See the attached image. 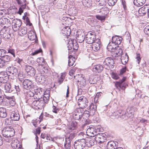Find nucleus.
<instances>
[{
  "label": "nucleus",
  "instance_id": "1a4fd4ad",
  "mask_svg": "<svg viewBox=\"0 0 149 149\" xmlns=\"http://www.w3.org/2000/svg\"><path fill=\"white\" fill-rule=\"evenodd\" d=\"M83 110L80 108H77L74 111L73 117L76 120H81L82 118Z\"/></svg>",
  "mask_w": 149,
  "mask_h": 149
},
{
  "label": "nucleus",
  "instance_id": "6e6d98bb",
  "mask_svg": "<svg viewBox=\"0 0 149 149\" xmlns=\"http://www.w3.org/2000/svg\"><path fill=\"white\" fill-rule=\"evenodd\" d=\"M76 70V68H74L70 70L69 72V74L72 77Z\"/></svg>",
  "mask_w": 149,
  "mask_h": 149
},
{
  "label": "nucleus",
  "instance_id": "6e6552de",
  "mask_svg": "<svg viewBox=\"0 0 149 149\" xmlns=\"http://www.w3.org/2000/svg\"><path fill=\"white\" fill-rule=\"evenodd\" d=\"M0 35L1 37L5 39L10 38V29L8 28L2 29L0 32Z\"/></svg>",
  "mask_w": 149,
  "mask_h": 149
},
{
  "label": "nucleus",
  "instance_id": "8fccbe9b",
  "mask_svg": "<svg viewBox=\"0 0 149 149\" xmlns=\"http://www.w3.org/2000/svg\"><path fill=\"white\" fill-rule=\"evenodd\" d=\"M2 57L3 58L2 59L3 62L5 63L6 62H8L9 61L10 59V57L8 55H4Z\"/></svg>",
  "mask_w": 149,
  "mask_h": 149
},
{
  "label": "nucleus",
  "instance_id": "f8f14e48",
  "mask_svg": "<svg viewBox=\"0 0 149 149\" xmlns=\"http://www.w3.org/2000/svg\"><path fill=\"white\" fill-rule=\"evenodd\" d=\"M33 83L31 81L26 79L24 80L23 82V87L26 90H29L33 87Z\"/></svg>",
  "mask_w": 149,
  "mask_h": 149
},
{
  "label": "nucleus",
  "instance_id": "f257e3e1",
  "mask_svg": "<svg viewBox=\"0 0 149 149\" xmlns=\"http://www.w3.org/2000/svg\"><path fill=\"white\" fill-rule=\"evenodd\" d=\"M15 132L14 128L11 126L4 127L1 131L3 136L6 138H10L13 136Z\"/></svg>",
  "mask_w": 149,
  "mask_h": 149
},
{
  "label": "nucleus",
  "instance_id": "338daca9",
  "mask_svg": "<svg viewBox=\"0 0 149 149\" xmlns=\"http://www.w3.org/2000/svg\"><path fill=\"white\" fill-rule=\"evenodd\" d=\"M14 88L13 89V91L16 90L17 92H19L20 91V88L18 86H16L14 84Z\"/></svg>",
  "mask_w": 149,
  "mask_h": 149
},
{
  "label": "nucleus",
  "instance_id": "bf43d9fd",
  "mask_svg": "<svg viewBox=\"0 0 149 149\" xmlns=\"http://www.w3.org/2000/svg\"><path fill=\"white\" fill-rule=\"evenodd\" d=\"M107 8L106 7H105L104 8H103L101 9L100 11V12H102V14H103L107 15Z\"/></svg>",
  "mask_w": 149,
  "mask_h": 149
},
{
  "label": "nucleus",
  "instance_id": "37998d69",
  "mask_svg": "<svg viewBox=\"0 0 149 149\" xmlns=\"http://www.w3.org/2000/svg\"><path fill=\"white\" fill-rule=\"evenodd\" d=\"M77 125V123L76 122H72L71 123L69 129L71 130H74L75 129Z\"/></svg>",
  "mask_w": 149,
  "mask_h": 149
},
{
  "label": "nucleus",
  "instance_id": "49530a36",
  "mask_svg": "<svg viewBox=\"0 0 149 149\" xmlns=\"http://www.w3.org/2000/svg\"><path fill=\"white\" fill-rule=\"evenodd\" d=\"M122 113V110H119L116 112H114L113 113V116L116 118H118L119 117V115L121 114Z\"/></svg>",
  "mask_w": 149,
  "mask_h": 149
},
{
  "label": "nucleus",
  "instance_id": "ddd939ff",
  "mask_svg": "<svg viewBox=\"0 0 149 149\" xmlns=\"http://www.w3.org/2000/svg\"><path fill=\"white\" fill-rule=\"evenodd\" d=\"M126 77H124L119 81H117L116 82L115 84L119 86L122 89L125 90V88L128 86L127 84L123 82L125 81Z\"/></svg>",
  "mask_w": 149,
  "mask_h": 149
},
{
  "label": "nucleus",
  "instance_id": "58836bf2",
  "mask_svg": "<svg viewBox=\"0 0 149 149\" xmlns=\"http://www.w3.org/2000/svg\"><path fill=\"white\" fill-rule=\"evenodd\" d=\"M106 0H96V4L98 6H104L106 3Z\"/></svg>",
  "mask_w": 149,
  "mask_h": 149
},
{
  "label": "nucleus",
  "instance_id": "20e7f679",
  "mask_svg": "<svg viewBox=\"0 0 149 149\" xmlns=\"http://www.w3.org/2000/svg\"><path fill=\"white\" fill-rule=\"evenodd\" d=\"M114 64L113 59L111 58L107 57L104 60L103 62V65L105 69L109 70L113 68Z\"/></svg>",
  "mask_w": 149,
  "mask_h": 149
},
{
  "label": "nucleus",
  "instance_id": "0eeeda50",
  "mask_svg": "<svg viewBox=\"0 0 149 149\" xmlns=\"http://www.w3.org/2000/svg\"><path fill=\"white\" fill-rule=\"evenodd\" d=\"M13 29L15 31H17L20 28L22 24V22L21 20L15 19L13 20L12 22Z\"/></svg>",
  "mask_w": 149,
  "mask_h": 149
},
{
  "label": "nucleus",
  "instance_id": "79ce46f5",
  "mask_svg": "<svg viewBox=\"0 0 149 149\" xmlns=\"http://www.w3.org/2000/svg\"><path fill=\"white\" fill-rule=\"evenodd\" d=\"M26 7V3L22 5L19 7L17 13L21 15L22 13H23L24 10L25 9Z\"/></svg>",
  "mask_w": 149,
  "mask_h": 149
},
{
  "label": "nucleus",
  "instance_id": "c85d7f7f",
  "mask_svg": "<svg viewBox=\"0 0 149 149\" xmlns=\"http://www.w3.org/2000/svg\"><path fill=\"white\" fill-rule=\"evenodd\" d=\"M7 116L6 110L5 108H0V117L2 118H5Z\"/></svg>",
  "mask_w": 149,
  "mask_h": 149
},
{
  "label": "nucleus",
  "instance_id": "b1692460",
  "mask_svg": "<svg viewBox=\"0 0 149 149\" xmlns=\"http://www.w3.org/2000/svg\"><path fill=\"white\" fill-rule=\"evenodd\" d=\"M117 148L116 143L113 141H109L107 145V149H116Z\"/></svg>",
  "mask_w": 149,
  "mask_h": 149
},
{
  "label": "nucleus",
  "instance_id": "bb28decb",
  "mask_svg": "<svg viewBox=\"0 0 149 149\" xmlns=\"http://www.w3.org/2000/svg\"><path fill=\"white\" fill-rule=\"evenodd\" d=\"M113 54H114L113 55H115L114 56L116 57L121 55L122 53V50L118 46L115 49V50L113 51Z\"/></svg>",
  "mask_w": 149,
  "mask_h": 149
},
{
  "label": "nucleus",
  "instance_id": "473e14b6",
  "mask_svg": "<svg viewBox=\"0 0 149 149\" xmlns=\"http://www.w3.org/2000/svg\"><path fill=\"white\" fill-rule=\"evenodd\" d=\"M92 0H82V3L84 6L89 7L92 5Z\"/></svg>",
  "mask_w": 149,
  "mask_h": 149
},
{
  "label": "nucleus",
  "instance_id": "864d4df0",
  "mask_svg": "<svg viewBox=\"0 0 149 149\" xmlns=\"http://www.w3.org/2000/svg\"><path fill=\"white\" fill-rule=\"evenodd\" d=\"M78 82H80V84H81L82 86H84L86 84V81L85 79L83 78H82L78 80Z\"/></svg>",
  "mask_w": 149,
  "mask_h": 149
},
{
  "label": "nucleus",
  "instance_id": "e2e57ef3",
  "mask_svg": "<svg viewBox=\"0 0 149 149\" xmlns=\"http://www.w3.org/2000/svg\"><path fill=\"white\" fill-rule=\"evenodd\" d=\"M8 53H10L13 55L14 57L15 56V51L13 49H9L8 50Z\"/></svg>",
  "mask_w": 149,
  "mask_h": 149
},
{
  "label": "nucleus",
  "instance_id": "a19ab883",
  "mask_svg": "<svg viewBox=\"0 0 149 149\" xmlns=\"http://www.w3.org/2000/svg\"><path fill=\"white\" fill-rule=\"evenodd\" d=\"M37 62L39 65H42L45 64V61L43 58H38L37 59Z\"/></svg>",
  "mask_w": 149,
  "mask_h": 149
},
{
  "label": "nucleus",
  "instance_id": "c03bdc74",
  "mask_svg": "<svg viewBox=\"0 0 149 149\" xmlns=\"http://www.w3.org/2000/svg\"><path fill=\"white\" fill-rule=\"evenodd\" d=\"M90 113H90V111L87 110H86L83 113H82V117H83V118L86 120V118H87L89 116Z\"/></svg>",
  "mask_w": 149,
  "mask_h": 149
},
{
  "label": "nucleus",
  "instance_id": "2eb2a0df",
  "mask_svg": "<svg viewBox=\"0 0 149 149\" xmlns=\"http://www.w3.org/2000/svg\"><path fill=\"white\" fill-rule=\"evenodd\" d=\"M76 36V38L78 42L81 43L84 41L85 36L84 32H78Z\"/></svg>",
  "mask_w": 149,
  "mask_h": 149
},
{
  "label": "nucleus",
  "instance_id": "680f3d73",
  "mask_svg": "<svg viewBox=\"0 0 149 149\" xmlns=\"http://www.w3.org/2000/svg\"><path fill=\"white\" fill-rule=\"evenodd\" d=\"M126 67H125L122 68L120 70V72L119 74L120 75H122L124 73L126 70Z\"/></svg>",
  "mask_w": 149,
  "mask_h": 149
},
{
  "label": "nucleus",
  "instance_id": "7ed1b4c3",
  "mask_svg": "<svg viewBox=\"0 0 149 149\" xmlns=\"http://www.w3.org/2000/svg\"><path fill=\"white\" fill-rule=\"evenodd\" d=\"M76 99H78V105L81 109L86 108L88 106V101L86 97L83 96L80 97L77 96L76 97Z\"/></svg>",
  "mask_w": 149,
  "mask_h": 149
},
{
  "label": "nucleus",
  "instance_id": "2f4dec72",
  "mask_svg": "<svg viewBox=\"0 0 149 149\" xmlns=\"http://www.w3.org/2000/svg\"><path fill=\"white\" fill-rule=\"evenodd\" d=\"M95 140L94 139L90 138L86 142V145L89 147L94 145Z\"/></svg>",
  "mask_w": 149,
  "mask_h": 149
},
{
  "label": "nucleus",
  "instance_id": "69168bd1",
  "mask_svg": "<svg viewBox=\"0 0 149 149\" xmlns=\"http://www.w3.org/2000/svg\"><path fill=\"white\" fill-rule=\"evenodd\" d=\"M42 51V50L41 49H39L38 50H36L33 52L32 53V55H35L41 52Z\"/></svg>",
  "mask_w": 149,
  "mask_h": 149
},
{
  "label": "nucleus",
  "instance_id": "de8ad7c7",
  "mask_svg": "<svg viewBox=\"0 0 149 149\" xmlns=\"http://www.w3.org/2000/svg\"><path fill=\"white\" fill-rule=\"evenodd\" d=\"M78 142H75L74 147L76 149H83L84 147Z\"/></svg>",
  "mask_w": 149,
  "mask_h": 149
},
{
  "label": "nucleus",
  "instance_id": "f704fd0d",
  "mask_svg": "<svg viewBox=\"0 0 149 149\" xmlns=\"http://www.w3.org/2000/svg\"><path fill=\"white\" fill-rule=\"evenodd\" d=\"M20 144L19 143V141L17 139H15L13 140L11 143V146L13 148H16L18 147V146Z\"/></svg>",
  "mask_w": 149,
  "mask_h": 149
},
{
  "label": "nucleus",
  "instance_id": "9b49d317",
  "mask_svg": "<svg viewBox=\"0 0 149 149\" xmlns=\"http://www.w3.org/2000/svg\"><path fill=\"white\" fill-rule=\"evenodd\" d=\"M24 69L28 74L30 76H33L35 74L36 70L33 67L29 65H26Z\"/></svg>",
  "mask_w": 149,
  "mask_h": 149
},
{
  "label": "nucleus",
  "instance_id": "09e8293b",
  "mask_svg": "<svg viewBox=\"0 0 149 149\" xmlns=\"http://www.w3.org/2000/svg\"><path fill=\"white\" fill-rule=\"evenodd\" d=\"M77 142L79 143H80V144L82 146L84 147L86 145V140L84 139H81L79 140Z\"/></svg>",
  "mask_w": 149,
  "mask_h": 149
},
{
  "label": "nucleus",
  "instance_id": "4c0bfd02",
  "mask_svg": "<svg viewBox=\"0 0 149 149\" xmlns=\"http://www.w3.org/2000/svg\"><path fill=\"white\" fill-rule=\"evenodd\" d=\"M9 20L6 18H3L0 19V25L1 26L6 24L9 22Z\"/></svg>",
  "mask_w": 149,
  "mask_h": 149
},
{
  "label": "nucleus",
  "instance_id": "e433bc0d",
  "mask_svg": "<svg viewBox=\"0 0 149 149\" xmlns=\"http://www.w3.org/2000/svg\"><path fill=\"white\" fill-rule=\"evenodd\" d=\"M128 56L126 54L121 56V60L123 64H125L127 63L128 61Z\"/></svg>",
  "mask_w": 149,
  "mask_h": 149
},
{
  "label": "nucleus",
  "instance_id": "9d476101",
  "mask_svg": "<svg viewBox=\"0 0 149 149\" xmlns=\"http://www.w3.org/2000/svg\"><path fill=\"white\" fill-rule=\"evenodd\" d=\"M10 119L14 121H18L20 119V116L17 110L11 111L10 113Z\"/></svg>",
  "mask_w": 149,
  "mask_h": 149
},
{
  "label": "nucleus",
  "instance_id": "774afa93",
  "mask_svg": "<svg viewBox=\"0 0 149 149\" xmlns=\"http://www.w3.org/2000/svg\"><path fill=\"white\" fill-rule=\"evenodd\" d=\"M136 59V61L137 62L138 64H139L141 60V58L140 57V54H137Z\"/></svg>",
  "mask_w": 149,
  "mask_h": 149
},
{
  "label": "nucleus",
  "instance_id": "423d86ee",
  "mask_svg": "<svg viewBox=\"0 0 149 149\" xmlns=\"http://www.w3.org/2000/svg\"><path fill=\"white\" fill-rule=\"evenodd\" d=\"M95 37V34L94 32H88L86 36V42L89 44L93 43L94 41Z\"/></svg>",
  "mask_w": 149,
  "mask_h": 149
},
{
  "label": "nucleus",
  "instance_id": "72a5a7b5",
  "mask_svg": "<svg viewBox=\"0 0 149 149\" xmlns=\"http://www.w3.org/2000/svg\"><path fill=\"white\" fill-rule=\"evenodd\" d=\"M68 65L70 66H72L75 61V58L73 56L70 55L69 57Z\"/></svg>",
  "mask_w": 149,
  "mask_h": 149
},
{
  "label": "nucleus",
  "instance_id": "cd10ccee",
  "mask_svg": "<svg viewBox=\"0 0 149 149\" xmlns=\"http://www.w3.org/2000/svg\"><path fill=\"white\" fill-rule=\"evenodd\" d=\"M146 0H134L133 3L134 5L137 6H140L143 5L146 2Z\"/></svg>",
  "mask_w": 149,
  "mask_h": 149
},
{
  "label": "nucleus",
  "instance_id": "a878e982",
  "mask_svg": "<svg viewBox=\"0 0 149 149\" xmlns=\"http://www.w3.org/2000/svg\"><path fill=\"white\" fill-rule=\"evenodd\" d=\"M97 106V104H96L92 103L89 106L90 113H91V114L93 115L95 113L96 110Z\"/></svg>",
  "mask_w": 149,
  "mask_h": 149
},
{
  "label": "nucleus",
  "instance_id": "a18cd8bd",
  "mask_svg": "<svg viewBox=\"0 0 149 149\" xmlns=\"http://www.w3.org/2000/svg\"><path fill=\"white\" fill-rule=\"evenodd\" d=\"M100 45L99 44H94L92 47V49L95 52L97 51L100 48Z\"/></svg>",
  "mask_w": 149,
  "mask_h": 149
},
{
  "label": "nucleus",
  "instance_id": "c9c22d12",
  "mask_svg": "<svg viewBox=\"0 0 149 149\" xmlns=\"http://www.w3.org/2000/svg\"><path fill=\"white\" fill-rule=\"evenodd\" d=\"M18 31L19 33L21 35V34H22V36L26 34L27 32V29L25 27H21Z\"/></svg>",
  "mask_w": 149,
  "mask_h": 149
},
{
  "label": "nucleus",
  "instance_id": "0e129e2a",
  "mask_svg": "<svg viewBox=\"0 0 149 149\" xmlns=\"http://www.w3.org/2000/svg\"><path fill=\"white\" fill-rule=\"evenodd\" d=\"M72 45H73V42L71 41L69 43V45L68 47V50L72 49V50H73V47Z\"/></svg>",
  "mask_w": 149,
  "mask_h": 149
},
{
  "label": "nucleus",
  "instance_id": "4d7b16f0",
  "mask_svg": "<svg viewBox=\"0 0 149 149\" xmlns=\"http://www.w3.org/2000/svg\"><path fill=\"white\" fill-rule=\"evenodd\" d=\"M6 52V51L5 49H0V57H2Z\"/></svg>",
  "mask_w": 149,
  "mask_h": 149
},
{
  "label": "nucleus",
  "instance_id": "aec40b11",
  "mask_svg": "<svg viewBox=\"0 0 149 149\" xmlns=\"http://www.w3.org/2000/svg\"><path fill=\"white\" fill-rule=\"evenodd\" d=\"M36 79L37 81H38L41 84L44 83L46 81V79L43 75L39 73L37 74L36 77Z\"/></svg>",
  "mask_w": 149,
  "mask_h": 149
},
{
  "label": "nucleus",
  "instance_id": "6ab92c4d",
  "mask_svg": "<svg viewBox=\"0 0 149 149\" xmlns=\"http://www.w3.org/2000/svg\"><path fill=\"white\" fill-rule=\"evenodd\" d=\"M73 135L70 134L68 137H66L64 143V147L66 149H70L71 147L70 137H72Z\"/></svg>",
  "mask_w": 149,
  "mask_h": 149
},
{
  "label": "nucleus",
  "instance_id": "ea45409f",
  "mask_svg": "<svg viewBox=\"0 0 149 149\" xmlns=\"http://www.w3.org/2000/svg\"><path fill=\"white\" fill-rule=\"evenodd\" d=\"M119 117L122 119L123 120H126L129 118V117H127V114L126 112H124L123 111H122V114L119 115Z\"/></svg>",
  "mask_w": 149,
  "mask_h": 149
},
{
  "label": "nucleus",
  "instance_id": "39448f33",
  "mask_svg": "<svg viewBox=\"0 0 149 149\" xmlns=\"http://www.w3.org/2000/svg\"><path fill=\"white\" fill-rule=\"evenodd\" d=\"M33 89L34 90L35 97L36 98L40 99L43 96L45 91L43 89L38 87L34 85H33Z\"/></svg>",
  "mask_w": 149,
  "mask_h": 149
},
{
  "label": "nucleus",
  "instance_id": "393cba45",
  "mask_svg": "<svg viewBox=\"0 0 149 149\" xmlns=\"http://www.w3.org/2000/svg\"><path fill=\"white\" fill-rule=\"evenodd\" d=\"M103 67L100 65H95L93 68V70L94 71L98 73L101 72L103 70Z\"/></svg>",
  "mask_w": 149,
  "mask_h": 149
},
{
  "label": "nucleus",
  "instance_id": "f3484780",
  "mask_svg": "<svg viewBox=\"0 0 149 149\" xmlns=\"http://www.w3.org/2000/svg\"><path fill=\"white\" fill-rule=\"evenodd\" d=\"M7 73L4 72H1L0 73V82L2 83L7 82L8 80V77L7 76Z\"/></svg>",
  "mask_w": 149,
  "mask_h": 149
},
{
  "label": "nucleus",
  "instance_id": "dca6fc26",
  "mask_svg": "<svg viewBox=\"0 0 149 149\" xmlns=\"http://www.w3.org/2000/svg\"><path fill=\"white\" fill-rule=\"evenodd\" d=\"M14 84L12 83L11 81L10 83H7L4 86L6 92H11L13 91V89L14 88Z\"/></svg>",
  "mask_w": 149,
  "mask_h": 149
},
{
  "label": "nucleus",
  "instance_id": "5701e85b",
  "mask_svg": "<svg viewBox=\"0 0 149 149\" xmlns=\"http://www.w3.org/2000/svg\"><path fill=\"white\" fill-rule=\"evenodd\" d=\"M62 31L64 35L69 36L70 34L71 30L69 26H67L63 28Z\"/></svg>",
  "mask_w": 149,
  "mask_h": 149
},
{
  "label": "nucleus",
  "instance_id": "5fc2aeb1",
  "mask_svg": "<svg viewBox=\"0 0 149 149\" xmlns=\"http://www.w3.org/2000/svg\"><path fill=\"white\" fill-rule=\"evenodd\" d=\"M12 120L10 118H6L5 120V123L6 125H10L12 123Z\"/></svg>",
  "mask_w": 149,
  "mask_h": 149
},
{
  "label": "nucleus",
  "instance_id": "603ef678",
  "mask_svg": "<svg viewBox=\"0 0 149 149\" xmlns=\"http://www.w3.org/2000/svg\"><path fill=\"white\" fill-rule=\"evenodd\" d=\"M96 17L99 20L101 21H104L105 19V17L104 16H100L99 15H97L96 16Z\"/></svg>",
  "mask_w": 149,
  "mask_h": 149
},
{
  "label": "nucleus",
  "instance_id": "13d9d810",
  "mask_svg": "<svg viewBox=\"0 0 149 149\" xmlns=\"http://www.w3.org/2000/svg\"><path fill=\"white\" fill-rule=\"evenodd\" d=\"M144 31L146 35L149 36V26L146 27L144 29Z\"/></svg>",
  "mask_w": 149,
  "mask_h": 149
},
{
  "label": "nucleus",
  "instance_id": "4468645a",
  "mask_svg": "<svg viewBox=\"0 0 149 149\" xmlns=\"http://www.w3.org/2000/svg\"><path fill=\"white\" fill-rule=\"evenodd\" d=\"M149 9V6L144 5L140 8L138 10L140 16L143 15L148 13Z\"/></svg>",
  "mask_w": 149,
  "mask_h": 149
},
{
  "label": "nucleus",
  "instance_id": "3c124183",
  "mask_svg": "<svg viewBox=\"0 0 149 149\" xmlns=\"http://www.w3.org/2000/svg\"><path fill=\"white\" fill-rule=\"evenodd\" d=\"M117 0H108V3L109 6H114Z\"/></svg>",
  "mask_w": 149,
  "mask_h": 149
},
{
  "label": "nucleus",
  "instance_id": "7c9ffc66",
  "mask_svg": "<svg viewBox=\"0 0 149 149\" xmlns=\"http://www.w3.org/2000/svg\"><path fill=\"white\" fill-rule=\"evenodd\" d=\"M87 132L89 133L91 136H94L96 135L97 133L94 129L92 127H89L87 130Z\"/></svg>",
  "mask_w": 149,
  "mask_h": 149
},
{
  "label": "nucleus",
  "instance_id": "4be33fe9",
  "mask_svg": "<svg viewBox=\"0 0 149 149\" xmlns=\"http://www.w3.org/2000/svg\"><path fill=\"white\" fill-rule=\"evenodd\" d=\"M118 46L112 42H110L108 45L107 48L109 51L113 52L115 50Z\"/></svg>",
  "mask_w": 149,
  "mask_h": 149
},
{
  "label": "nucleus",
  "instance_id": "052dcab7",
  "mask_svg": "<svg viewBox=\"0 0 149 149\" xmlns=\"http://www.w3.org/2000/svg\"><path fill=\"white\" fill-rule=\"evenodd\" d=\"M72 46L73 47V50H77L78 49V45L76 42L75 41L74 42H73V45Z\"/></svg>",
  "mask_w": 149,
  "mask_h": 149
},
{
  "label": "nucleus",
  "instance_id": "c756f323",
  "mask_svg": "<svg viewBox=\"0 0 149 149\" xmlns=\"http://www.w3.org/2000/svg\"><path fill=\"white\" fill-rule=\"evenodd\" d=\"M135 109L133 108H128L127 110V111L126 112L127 114V117H132L134 113Z\"/></svg>",
  "mask_w": 149,
  "mask_h": 149
},
{
  "label": "nucleus",
  "instance_id": "412c9836",
  "mask_svg": "<svg viewBox=\"0 0 149 149\" xmlns=\"http://www.w3.org/2000/svg\"><path fill=\"white\" fill-rule=\"evenodd\" d=\"M43 101L41 98L38 99L36 98V100H34L32 103V105L38 107V106H42Z\"/></svg>",
  "mask_w": 149,
  "mask_h": 149
},
{
  "label": "nucleus",
  "instance_id": "f03ea898",
  "mask_svg": "<svg viewBox=\"0 0 149 149\" xmlns=\"http://www.w3.org/2000/svg\"><path fill=\"white\" fill-rule=\"evenodd\" d=\"M6 73L10 78L13 79H16L18 75L17 68L14 66H9L7 68Z\"/></svg>",
  "mask_w": 149,
  "mask_h": 149
},
{
  "label": "nucleus",
  "instance_id": "a211bd4d",
  "mask_svg": "<svg viewBox=\"0 0 149 149\" xmlns=\"http://www.w3.org/2000/svg\"><path fill=\"white\" fill-rule=\"evenodd\" d=\"M122 39L121 37L119 36H115L112 37V42L118 46L121 43Z\"/></svg>",
  "mask_w": 149,
  "mask_h": 149
}]
</instances>
